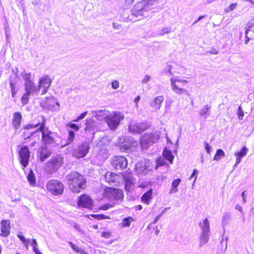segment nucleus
Returning <instances> with one entry per match:
<instances>
[{
	"instance_id": "25",
	"label": "nucleus",
	"mask_w": 254,
	"mask_h": 254,
	"mask_svg": "<svg viewBox=\"0 0 254 254\" xmlns=\"http://www.w3.org/2000/svg\"><path fill=\"white\" fill-rule=\"evenodd\" d=\"M164 100V97L163 96H157L154 98L153 101L151 103L150 105L152 108L156 109H160L161 104Z\"/></svg>"
},
{
	"instance_id": "30",
	"label": "nucleus",
	"mask_w": 254,
	"mask_h": 254,
	"mask_svg": "<svg viewBox=\"0 0 254 254\" xmlns=\"http://www.w3.org/2000/svg\"><path fill=\"white\" fill-rule=\"evenodd\" d=\"M133 221V219L132 217L130 216H128L126 217L123 219V221L122 222V227H127L130 226V222Z\"/></svg>"
},
{
	"instance_id": "4",
	"label": "nucleus",
	"mask_w": 254,
	"mask_h": 254,
	"mask_svg": "<svg viewBox=\"0 0 254 254\" xmlns=\"http://www.w3.org/2000/svg\"><path fill=\"white\" fill-rule=\"evenodd\" d=\"M46 190L54 195H61L64 191V185L63 183L56 179L49 181L46 185Z\"/></svg>"
},
{
	"instance_id": "11",
	"label": "nucleus",
	"mask_w": 254,
	"mask_h": 254,
	"mask_svg": "<svg viewBox=\"0 0 254 254\" xmlns=\"http://www.w3.org/2000/svg\"><path fill=\"white\" fill-rule=\"evenodd\" d=\"M40 121L38 123H29L26 125L20 130L21 137L26 141L28 137L35 134V131H31V129L35 128L40 125Z\"/></svg>"
},
{
	"instance_id": "31",
	"label": "nucleus",
	"mask_w": 254,
	"mask_h": 254,
	"mask_svg": "<svg viewBox=\"0 0 254 254\" xmlns=\"http://www.w3.org/2000/svg\"><path fill=\"white\" fill-rule=\"evenodd\" d=\"M210 107L206 105L199 111V115L203 117H206L209 114Z\"/></svg>"
},
{
	"instance_id": "43",
	"label": "nucleus",
	"mask_w": 254,
	"mask_h": 254,
	"mask_svg": "<svg viewBox=\"0 0 254 254\" xmlns=\"http://www.w3.org/2000/svg\"><path fill=\"white\" fill-rule=\"evenodd\" d=\"M43 120H46L44 117L41 116H38L35 118H33L31 123H38V121L42 122Z\"/></svg>"
},
{
	"instance_id": "34",
	"label": "nucleus",
	"mask_w": 254,
	"mask_h": 254,
	"mask_svg": "<svg viewBox=\"0 0 254 254\" xmlns=\"http://www.w3.org/2000/svg\"><path fill=\"white\" fill-rule=\"evenodd\" d=\"M91 216L97 220H102V219H110V217L109 215H105L103 214H91Z\"/></svg>"
},
{
	"instance_id": "40",
	"label": "nucleus",
	"mask_w": 254,
	"mask_h": 254,
	"mask_svg": "<svg viewBox=\"0 0 254 254\" xmlns=\"http://www.w3.org/2000/svg\"><path fill=\"white\" fill-rule=\"evenodd\" d=\"M112 206H113L109 203L103 204L99 207L98 210H107L109 209V208L112 207Z\"/></svg>"
},
{
	"instance_id": "60",
	"label": "nucleus",
	"mask_w": 254,
	"mask_h": 254,
	"mask_svg": "<svg viewBox=\"0 0 254 254\" xmlns=\"http://www.w3.org/2000/svg\"><path fill=\"white\" fill-rule=\"evenodd\" d=\"M242 196L243 197V200L244 201V202H246V196H245V191H243L242 193Z\"/></svg>"
},
{
	"instance_id": "57",
	"label": "nucleus",
	"mask_w": 254,
	"mask_h": 254,
	"mask_svg": "<svg viewBox=\"0 0 254 254\" xmlns=\"http://www.w3.org/2000/svg\"><path fill=\"white\" fill-rule=\"evenodd\" d=\"M32 245L33 246V248L35 246L36 247L37 246V243L35 239H33L32 242Z\"/></svg>"
},
{
	"instance_id": "14",
	"label": "nucleus",
	"mask_w": 254,
	"mask_h": 254,
	"mask_svg": "<svg viewBox=\"0 0 254 254\" xmlns=\"http://www.w3.org/2000/svg\"><path fill=\"white\" fill-rule=\"evenodd\" d=\"M105 181L109 185L116 184L119 185L121 183L122 178L119 173L112 171H107L104 175Z\"/></svg>"
},
{
	"instance_id": "12",
	"label": "nucleus",
	"mask_w": 254,
	"mask_h": 254,
	"mask_svg": "<svg viewBox=\"0 0 254 254\" xmlns=\"http://www.w3.org/2000/svg\"><path fill=\"white\" fill-rule=\"evenodd\" d=\"M20 162L23 167L26 168L28 165L30 158V151L27 146H23L18 151Z\"/></svg>"
},
{
	"instance_id": "3",
	"label": "nucleus",
	"mask_w": 254,
	"mask_h": 254,
	"mask_svg": "<svg viewBox=\"0 0 254 254\" xmlns=\"http://www.w3.org/2000/svg\"><path fill=\"white\" fill-rule=\"evenodd\" d=\"M157 0H142L136 3L131 9V14L136 16H143L144 12L153 8Z\"/></svg>"
},
{
	"instance_id": "29",
	"label": "nucleus",
	"mask_w": 254,
	"mask_h": 254,
	"mask_svg": "<svg viewBox=\"0 0 254 254\" xmlns=\"http://www.w3.org/2000/svg\"><path fill=\"white\" fill-rule=\"evenodd\" d=\"M225 154L222 149H218L217 150L214 156L213 160L218 161L222 157H224Z\"/></svg>"
},
{
	"instance_id": "56",
	"label": "nucleus",
	"mask_w": 254,
	"mask_h": 254,
	"mask_svg": "<svg viewBox=\"0 0 254 254\" xmlns=\"http://www.w3.org/2000/svg\"><path fill=\"white\" fill-rule=\"evenodd\" d=\"M204 17H205V16H204V15H201V16H200L198 18V19H197L196 21H195L193 22V24H195V23H197L198 21H199L200 20H201V19H202V18H204Z\"/></svg>"
},
{
	"instance_id": "61",
	"label": "nucleus",
	"mask_w": 254,
	"mask_h": 254,
	"mask_svg": "<svg viewBox=\"0 0 254 254\" xmlns=\"http://www.w3.org/2000/svg\"><path fill=\"white\" fill-rule=\"evenodd\" d=\"M140 100V96H137L135 99H134V102L137 104V103L138 102V101H139Z\"/></svg>"
},
{
	"instance_id": "33",
	"label": "nucleus",
	"mask_w": 254,
	"mask_h": 254,
	"mask_svg": "<svg viewBox=\"0 0 254 254\" xmlns=\"http://www.w3.org/2000/svg\"><path fill=\"white\" fill-rule=\"evenodd\" d=\"M202 232L205 233L209 230V223L207 218L204 219L203 222V226L201 227Z\"/></svg>"
},
{
	"instance_id": "50",
	"label": "nucleus",
	"mask_w": 254,
	"mask_h": 254,
	"mask_svg": "<svg viewBox=\"0 0 254 254\" xmlns=\"http://www.w3.org/2000/svg\"><path fill=\"white\" fill-rule=\"evenodd\" d=\"M134 0H125V4L126 5H129L131 4Z\"/></svg>"
},
{
	"instance_id": "47",
	"label": "nucleus",
	"mask_w": 254,
	"mask_h": 254,
	"mask_svg": "<svg viewBox=\"0 0 254 254\" xmlns=\"http://www.w3.org/2000/svg\"><path fill=\"white\" fill-rule=\"evenodd\" d=\"M18 237L19 238V239L25 244L27 245L28 243V241L26 240L24 238V237L22 235H18Z\"/></svg>"
},
{
	"instance_id": "35",
	"label": "nucleus",
	"mask_w": 254,
	"mask_h": 254,
	"mask_svg": "<svg viewBox=\"0 0 254 254\" xmlns=\"http://www.w3.org/2000/svg\"><path fill=\"white\" fill-rule=\"evenodd\" d=\"M30 95H31V94L25 92L21 97V101L23 105H25L28 103Z\"/></svg>"
},
{
	"instance_id": "46",
	"label": "nucleus",
	"mask_w": 254,
	"mask_h": 254,
	"mask_svg": "<svg viewBox=\"0 0 254 254\" xmlns=\"http://www.w3.org/2000/svg\"><path fill=\"white\" fill-rule=\"evenodd\" d=\"M150 79V76L148 75H146L144 78L142 79V82L143 83H147Z\"/></svg>"
},
{
	"instance_id": "23",
	"label": "nucleus",
	"mask_w": 254,
	"mask_h": 254,
	"mask_svg": "<svg viewBox=\"0 0 254 254\" xmlns=\"http://www.w3.org/2000/svg\"><path fill=\"white\" fill-rule=\"evenodd\" d=\"M152 189H149L148 191L145 192L141 197V201L146 204H149L152 197Z\"/></svg>"
},
{
	"instance_id": "48",
	"label": "nucleus",
	"mask_w": 254,
	"mask_h": 254,
	"mask_svg": "<svg viewBox=\"0 0 254 254\" xmlns=\"http://www.w3.org/2000/svg\"><path fill=\"white\" fill-rule=\"evenodd\" d=\"M205 148L207 151V152L208 154H210V149L211 147L209 146V144L207 142H205Z\"/></svg>"
},
{
	"instance_id": "17",
	"label": "nucleus",
	"mask_w": 254,
	"mask_h": 254,
	"mask_svg": "<svg viewBox=\"0 0 254 254\" xmlns=\"http://www.w3.org/2000/svg\"><path fill=\"white\" fill-rule=\"evenodd\" d=\"M10 224L9 220H2L0 221V236L7 237L9 235L10 233Z\"/></svg>"
},
{
	"instance_id": "21",
	"label": "nucleus",
	"mask_w": 254,
	"mask_h": 254,
	"mask_svg": "<svg viewBox=\"0 0 254 254\" xmlns=\"http://www.w3.org/2000/svg\"><path fill=\"white\" fill-rule=\"evenodd\" d=\"M24 88L25 92L31 94H34L38 92V88L33 82L32 83L28 82L27 84H24Z\"/></svg>"
},
{
	"instance_id": "62",
	"label": "nucleus",
	"mask_w": 254,
	"mask_h": 254,
	"mask_svg": "<svg viewBox=\"0 0 254 254\" xmlns=\"http://www.w3.org/2000/svg\"><path fill=\"white\" fill-rule=\"evenodd\" d=\"M142 209V207L141 205L139 204L136 206V209L138 210H140Z\"/></svg>"
},
{
	"instance_id": "24",
	"label": "nucleus",
	"mask_w": 254,
	"mask_h": 254,
	"mask_svg": "<svg viewBox=\"0 0 254 254\" xmlns=\"http://www.w3.org/2000/svg\"><path fill=\"white\" fill-rule=\"evenodd\" d=\"M248 151V149L247 147L244 146L239 152L235 153V155L236 156V164L240 163L241 159L247 154Z\"/></svg>"
},
{
	"instance_id": "7",
	"label": "nucleus",
	"mask_w": 254,
	"mask_h": 254,
	"mask_svg": "<svg viewBox=\"0 0 254 254\" xmlns=\"http://www.w3.org/2000/svg\"><path fill=\"white\" fill-rule=\"evenodd\" d=\"M103 195L108 199L115 200H122L124 196L122 190L110 187L104 189Z\"/></svg>"
},
{
	"instance_id": "19",
	"label": "nucleus",
	"mask_w": 254,
	"mask_h": 254,
	"mask_svg": "<svg viewBox=\"0 0 254 254\" xmlns=\"http://www.w3.org/2000/svg\"><path fill=\"white\" fill-rule=\"evenodd\" d=\"M51 154V152L47 146H42L39 149V158L41 162H44L50 156Z\"/></svg>"
},
{
	"instance_id": "51",
	"label": "nucleus",
	"mask_w": 254,
	"mask_h": 254,
	"mask_svg": "<svg viewBox=\"0 0 254 254\" xmlns=\"http://www.w3.org/2000/svg\"><path fill=\"white\" fill-rule=\"evenodd\" d=\"M174 68H176L177 70L179 71H185L186 69L183 67L179 65H175V67Z\"/></svg>"
},
{
	"instance_id": "18",
	"label": "nucleus",
	"mask_w": 254,
	"mask_h": 254,
	"mask_svg": "<svg viewBox=\"0 0 254 254\" xmlns=\"http://www.w3.org/2000/svg\"><path fill=\"white\" fill-rule=\"evenodd\" d=\"M66 127H69L71 129L68 131V136L67 139V143L69 144L71 143L75 138V133L71 129H73L74 131H77L79 129V127L77 125L71 122H69L66 125Z\"/></svg>"
},
{
	"instance_id": "38",
	"label": "nucleus",
	"mask_w": 254,
	"mask_h": 254,
	"mask_svg": "<svg viewBox=\"0 0 254 254\" xmlns=\"http://www.w3.org/2000/svg\"><path fill=\"white\" fill-rule=\"evenodd\" d=\"M237 116L239 120H242L244 116V113L241 106H239L237 111Z\"/></svg>"
},
{
	"instance_id": "26",
	"label": "nucleus",
	"mask_w": 254,
	"mask_h": 254,
	"mask_svg": "<svg viewBox=\"0 0 254 254\" xmlns=\"http://www.w3.org/2000/svg\"><path fill=\"white\" fill-rule=\"evenodd\" d=\"M135 169L138 174H144L147 170V167L143 162L140 161L135 164Z\"/></svg>"
},
{
	"instance_id": "2",
	"label": "nucleus",
	"mask_w": 254,
	"mask_h": 254,
	"mask_svg": "<svg viewBox=\"0 0 254 254\" xmlns=\"http://www.w3.org/2000/svg\"><path fill=\"white\" fill-rule=\"evenodd\" d=\"M46 120H43L40 122V125L36 131L41 132V141L45 146L53 145L56 143V138L53 132L49 128L46 127Z\"/></svg>"
},
{
	"instance_id": "37",
	"label": "nucleus",
	"mask_w": 254,
	"mask_h": 254,
	"mask_svg": "<svg viewBox=\"0 0 254 254\" xmlns=\"http://www.w3.org/2000/svg\"><path fill=\"white\" fill-rule=\"evenodd\" d=\"M15 84L16 83L13 82L12 81H10V87L12 97H14L15 94L17 93V91L15 88Z\"/></svg>"
},
{
	"instance_id": "58",
	"label": "nucleus",
	"mask_w": 254,
	"mask_h": 254,
	"mask_svg": "<svg viewBox=\"0 0 254 254\" xmlns=\"http://www.w3.org/2000/svg\"><path fill=\"white\" fill-rule=\"evenodd\" d=\"M196 173V170L195 169L193 170L192 173L191 174V175H190V179L191 178H192L193 177V176H194L195 175Z\"/></svg>"
},
{
	"instance_id": "63",
	"label": "nucleus",
	"mask_w": 254,
	"mask_h": 254,
	"mask_svg": "<svg viewBox=\"0 0 254 254\" xmlns=\"http://www.w3.org/2000/svg\"><path fill=\"white\" fill-rule=\"evenodd\" d=\"M79 120H80V119H78V117H77V118H76L75 119H74V120H73V122H76L79 121Z\"/></svg>"
},
{
	"instance_id": "42",
	"label": "nucleus",
	"mask_w": 254,
	"mask_h": 254,
	"mask_svg": "<svg viewBox=\"0 0 254 254\" xmlns=\"http://www.w3.org/2000/svg\"><path fill=\"white\" fill-rule=\"evenodd\" d=\"M68 243L71 246L72 250H74L75 252L79 253V252H80L81 249L78 246L74 245L72 242H69Z\"/></svg>"
},
{
	"instance_id": "55",
	"label": "nucleus",
	"mask_w": 254,
	"mask_h": 254,
	"mask_svg": "<svg viewBox=\"0 0 254 254\" xmlns=\"http://www.w3.org/2000/svg\"><path fill=\"white\" fill-rule=\"evenodd\" d=\"M33 250L36 254H42L39 251V250L36 248V247L34 246L33 247Z\"/></svg>"
},
{
	"instance_id": "41",
	"label": "nucleus",
	"mask_w": 254,
	"mask_h": 254,
	"mask_svg": "<svg viewBox=\"0 0 254 254\" xmlns=\"http://www.w3.org/2000/svg\"><path fill=\"white\" fill-rule=\"evenodd\" d=\"M30 76H31V74L29 73H26L23 75V78L25 81L24 84H27L28 82H29V83L33 82V81L30 79Z\"/></svg>"
},
{
	"instance_id": "32",
	"label": "nucleus",
	"mask_w": 254,
	"mask_h": 254,
	"mask_svg": "<svg viewBox=\"0 0 254 254\" xmlns=\"http://www.w3.org/2000/svg\"><path fill=\"white\" fill-rule=\"evenodd\" d=\"M27 178V180L29 181V183L31 185L35 186V185L36 184L35 177L34 176V174L32 171L30 172L28 174Z\"/></svg>"
},
{
	"instance_id": "13",
	"label": "nucleus",
	"mask_w": 254,
	"mask_h": 254,
	"mask_svg": "<svg viewBox=\"0 0 254 254\" xmlns=\"http://www.w3.org/2000/svg\"><path fill=\"white\" fill-rule=\"evenodd\" d=\"M89 147L86 143H83L74 148L72 151V155L76 158H81L85 157L89 151Z\"/></svg>"
},
{
	"instance_id": "28",
	"label": "nucleus",
	"mask_w": 254,
	"mask_h": 254,
	"mask_svg": "<svg viewBox=\"0 0 254 254\" xmlns=\"http://www.w3.org/2000/svg\"><path fill=\"white\" fill-rule=\"evenodd\" d=\"M181 182V179H176L173 181L170 190V192L171 193H176L178 191L177 187L180 184Z\"/></svg>"
},
{
	"instance_id": "1",
	"label": "nucleus",
	"mask_w": 254,
	"mask_h": 254,
	"mask_svg": "<svg viewBox=\"0 0 254 254\" xmlns=\"http://www.w3.org/2000/svg\"><path fill=\"white\" fill-rule=\"evenodd\" d=\"M69 189L75 193H79L86 187V180L82 175L72 171L66 176Z\"/></svg>"
},
{
	"instance_id": "54",
	"label": "nucleus",
	"mask_w": 254,
	"mask_h": 254,
	"mask_svg": "<svg viewBox=\"0 0 254 254\" xmlns=\"http://www.w3.org/2000/svg\"><path fill=\"white\" fill-rule=\"evenodd\" d=\"M86 114H87V112L82 113L80 115H79L78 116V119H80V120L83 119Z\"/></svg>"
},
{
	"instance_id": "22",
	"label": "nucleus",
	"mask_w": 254,
	"mask_h": 254,
	"mask_svg": "<svg viewBox=\"0 0 254 254\" xmlns=\"http://www.w3.org/2000/svg\"><path fill=\"white\" fill-rule=\"evenodd\" d=\"M162 156L164 159L167 160L170 164H172L174 156L171 151L169 150L167 147H165L163 150Z\"/></svg>"
},
{
	"instance_id": "27",
	"label": "nucleus",
	"mask_w": 254,
	"mask_h": 254,
	"mask_svg": "<svg viewBox=\"0 0 254 254\" xmlns=\"http://www.w3.org/2000/svg\"><path fill=\"white\" fill-rule=\"evenodd\" d=\"M39 140V136L36 135L35 134L28 137L26 141H24V143H29L30 147H34L38 142Z\"/></svg>"
},
{
	"instance_id": "16",
	"label": "nucleus",
	"mask_w": 254,
	"mask_h": 254,
	"mask_svg": "<svg viewBox=\"0 0 254 254\" xmlns=\"http://www.w3.org/2000/svg\"><path fill=\"white\" fill-rule=\"evenodd\" d=\"M119 174L121 177L122 180L123 179L125 183V189L127 190V188H129L131 185L133 184L132 171L130 169H128L126 171L120 172Z\"/></svg>"
},
{
	"instance_id": "10",
	"label": "nucleus",
	"mask_w": 254,
	"mask_h": 254,
	"mask_svg": "<svg viewBox=\"0 0 254 254\" xmlns=\"http://www.w3.org/2000/svg\"><path fill=\"white\" fill-rule=\"evenodd\" d=\"M111 165L115 170H123L127 167L128 161L123 156H114L111 160Z\"/></svg>"
},
{
	"instance_id": "20",
	"label": "nucleus",
	"mask_w": 254,
	"mask_h": 254,
	"mask_svg": "<svg viewBox=\"0 0 254 254\" xmlns=\"http://www.w3.org/2000/svg\"><path fill=\"white\" fill-rule=\"evenodd\" d=\"M22 119V116L20 112H15L13 114L12 124L15 128L18 129L19 128L21 125Z\"/></svg>"
},
{
	"instance_id": "49",
	"label": "nucleus",
	"mask_w": 254,
	"mask_h": 254,
	"mask_svg": "<svg viewBox=\"0 0 254 254\" xmlns=\"http://www.w3.org/2000/svg\"><path fill=\"white\" fill-rule=\"evenodd\" d=\"M209 53L211 54L216 55L218 54V51L215 48H212L210 50Z\"/></svg>"
},
{
	"instance_id": "44",
	"label": "nucleus",
	"mask_w": 254,
	"mask_h": 254,
	"mask_svg": "<svg viewBox=\"0 0 254 254\" xmlns=\"http://www.w3.org/2000/svg\"><path fill=\"white\" fill-rule=\"evenodd\" d=\"M101 236L103 238L108 239L111 236V233L109 231H104L101 234Z\"/></svg>"
},
{
	"instance_id": "39",
	"label": "nucleus",
	"mask_w": 254,
	"mask_h": 254,
	"mask_svg": "<svg viewBox=\"0 0 254 254\" xmlns=\"http://www.w3.org/2000/svg\"><path fill=\"white\" fill-rule=\"evenodd\" d=\"M166 165L164 160L161 157L158 158L156 160V166L157 167Z\"/></svg>"
},
{
	"instance_id": "52",
	"label": "nucleus",
	"mask_w": 254,
	"mask_h": 254,
	"mask_svg": "<svg viewBox=\"0 0 254 254\" xmlns=\"http://www.w3.org/2000/svg\"><path fill=\"white\" fill-rule=\"evenodd\" d=\"M236 209L238 210L241 213H244L242 206L239 204H237L236 205Z\"/></svg>"
},
{
	"instance_id": "64",
	"label": "nucleus",
	"mask_w": 254,
	"mask_h": 254,
	"mask_svg": "<svg viewBox=\"0 0 254 254\" xmlns=\"http://www.w3.org/2000/svg\"><path fill=\"white\" fill-rule=\"evenodd\" d=\"M93 228L94 229H97L98 228V226L97 225H94L93 226Z\"/></svg>"
},
{
	"instance_id": "36",
	"label": "nucleus",
	"mask_w": 254,
	"mask_h": 254,
	"mask_svg": "<svg viewBox=\"0 0 254 254\" xmlns=\"http://www.w3.org/2000/svg\"><path fill=\"white\" fill-rule=\"evenodd\" d=\"M237 3H231L227 7L224 9V12L225 13H228L235 10L237 8Z\"/></svg>"
},
{
	"instance_id": "59",
	"label": "nucleus",
	"mask_w": 254,
	"mask_h": 254,
	"mask_svg": "<svg viewBox=\"0 0 254 254\" xmlns=\"http://www.w3.org/2000/svg\"><path fill=\"white\" fill-rule=\"evenodd\" d=\"M159 217H160V215H158L157 216H156L155 217V218L154 219V220H153V223H156L158 221V219H159Z\"/></svg>"
},
{
	"instance_id": "6",
	"label": "nucleus",
	"mask_w": 254,
	"mask_h": 254,
	"mask_svg": "<svg viewBox=\"0 0 254 254\" xmlns=\"http://www.w3.org/2000/svg\"><path fill=\"white\" fill-rule=\"evenodd\" d=\"M171 86L172 90L177 94H186L189 95V92L184 87V85L188 81L185 79H180L178 78H171Z\"/></svg>"
},
{
	"instance_id": "15",
	"label": "nucleus",
	"mask_w": 254,
	"mask_h": 254,
	"mask_svg": "<svg viewBox=\"0 0 254 254\" xmlns=\"http://www.w3.org/2000/svg\"><path fill=\"white\" fill-rule=\"evenodd\" d=\"M52 80L48 75H44L39 81L37 87L38 92L41 90V94H45L50 87Z\"/></svg>"
},
{
	"instance_id": "53",
	"label": "nucleus",
	"mask_w": 254,
	"mask_h": 254,
	"mask_svg": "<svg viewBox=\"0 0 254 254\" xmlns=\"http://www.w3.org/2000/svg\"><path fill=\"white\" fill-rule=\"evenodd\" d=\"M248 32H249V30H248V29H247V30L245 31V34H246V39H245V43L246 44H247V43L249 42V37L247 36V34H248Z\"/></svg>"
},
{
	"instance_id": "8",
	"label": "nucleus",
	"mask_w": 254,
	"mask_h": 254,
	"mask_svg": "<svg viewBox=\"0 0 254 254\" xmlns=\"http://www.w3.org/2000/svg\"><path fill=\"white\" fill-rule=\"evenodd\" d=\"M77 208H85L92 210L94 207V202L91 196L83 193L77 197L76 201Z\"/></svg>"
},
{
	"instance_id": "9",
	"label": "nucleus",
	"mask_w": 254,
	"mask_h": 254,
	"mask_svg": "<svg viewBox=\"0 0 254 254\" xmlns=\"http://www.w3.org/2000/svg\"><path fill=\"white\" fill-rule=\"evenodd\" d=\"M64 164L63 158L60 155L52 157L46 164V170L53 173L57 171Z\"/></svg>"
},
{
	"instance_id": "5",
	"label": "nucleus",
	"mask_w": 254,
	"mask_h": 254,
	"mask_svg": "<svg viewBox=\"0 0 254 254\" xmlns=\"http://www.w3.org/2000/svg\"><path fill=\"white\" fill-rule=\"evenodd\" d=\"M124 118V115L119 112H114L111 114L107 115L105 118V122L109 128L115 129L119 125L120 122Z\"/></svg>"
},
{
	"instance_id": "45",
	"label": "nucleus",
	"mask_w": 254,
	"mask_h": 254,
	"mask_svg": "<svg viewBox=\"0 0 254 254\" xmlns=\"http://www.w3.org/2000/svg\"><path fill=\"white\" fill-rule=\"evenodd\" d=\"M112 87L114 89H117L119 87V82L118 80H114L112 82Z\"/></svg>"
}]
</instances>
